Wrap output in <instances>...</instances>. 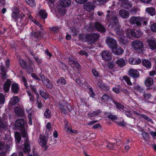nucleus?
Segmentation results:
<instances>
[{"label":"nucleus","instance_id":"obj_1","mask_svg":"<svg viewBox=\"0 0 156 156\" xmlns=\"http://www.w3.org/2000/svg\"><path fill=\"white\" fill-rule=\"evenodd\" d=\"M107 18L110 23V26L114 30H119V26L118 21L115 16L114 15L112 17H109V15H107Z\"/></svg>","mask_w":156,"mask_h":156},{"label":"nucleus","instance_id":"obj_2","mask_svg":"<svg viewBox=\"0 0 156 156\" xmlns=\"http://www.w3.org/2000/svg\"><path fill=\"white\" fill-rule=\"evenodd\" d=\"M131 45L136 52L138 53L142 52L143 45L141 41H134L132 42Z\"/></svg>","mask_w":156,"mask_h":156},{"label":"nucleus","instance_id":"obj_3","mask_svg":"<svg viewBox=\"0 0 156 156\" xmlns=\"http://www.w3.org/2000/svg\"><path fill=\"white\" fill-rule=\"evenodd\" d=\"M85 37L86 39L91 43L96 41L99 37V35L98 34L93 33L91 34H86Z\"/></svg>","mask_w":156,"mask_h":156},{"label":"nucleus","instance_id":"obj_4","mask_svg":"<svg viewBox=\"0 0 156 156\" xmlns=\"http://www.w3.org/2000/svg\"><path fill=\"white\" fill-rule=\"evenodd\" d=\"M142 18L139 17H131L129 19V22L133 24H136L138 26H140L141 25V23H142Z\"/></svg>","mask_w":156,"mask_h":156},{"label":"nucleus","instance_id":"obj_5","mask_svg":"<svg viewBox=\"0 0 156 156\" xmlns=\"http://www.w3.org/2000/svg\"><path fill=\"white\" fill-rule=\"evenodd\" d=\"M48 136H41L40 137L39 144L46 150L48 146L46 145L48 140Z\"/></svg>","mask_w":156,"mask_h":156},{"label":"nucleus","instance_id":"obj_6","mask_svg":"<svg viewBox=\"0 0 156 156\" xmlns=\"http://www.w3.org/2000/svg\"><path fill=\"white\" fill-rule=\"evenodd\" d=\"M95 7L94 4L91 2H88L83 5V9L86 10L90 12L94 9Z\"/></svg>","mask_w":156,"mask_h":156},{"label":"nucleus","instance_id":"obj_7","mask_svg":"<svg viewBox=\"0 0 156 156\" xmlns=\"http://www.w3.org/2000/svg\"><path fill=\"white\" fill-rule=\"evenodd\" d=\"M74 59V58L73 57H69L68 61L69 64L72 67H76L78 69H80V65Z\"/></svg>","mask_w":156,"mask_h":156},{"label":"nucleus","instance_id":"obj_8","mask_svg":"<svg viewBox=\"0 0 156 156\" xmlns=\"http://www.w3.org/2000/svg\"><path fill=\"white\" fill-rule=\"evenodd\" d=\"M103 59L106 61H108L111 59L112 56L111 54L107 51H104L101 54Z\"/></svg>","mask_w":156,"mask_h":156},{"label":"nucleus","instance_id":"obj_9","mask_svg":"<svg viewBox=\"0 0 156 156\" xmlns=\"http://www.w3.org/2000/svg\"><path fill=\"white\" fill-rule=\"evenodd\" d=\"M120 32L121 36L120 37L119 41L123 44H126L128 42L127 38V37L123 36V32L122 30L117 31L116 33L118 34H119V32Z\"/></svg>","mask_w":156,"mask_h":156},{"label":"nucleus","instance_id":"obj_10","mask_svg":"<svg viewBox=\"0 0 156 156\" xmlns=\"http://www.w3.org/2000/svg\"><path fill=\"white\" fill-rule=\"evenodd\" d=\"M119 15L124 19H127L129 16V13L127 10L124 9H121L119 12Z\"/></svg>","mask_w":156,"mask_h":156},{"label":"nucleus","instance_id":"obj_11","mask_svg":"<svg viewBox=\"0 0 156 156\" xmlns=\"http://www.w3.org/2000/svg\"><path fill=\"white\" fill-rule=\"evenodd\" d=\"M24 123V121L23 119H18L15 122V127L18 129L23 128Z\"/></svg>","mask_w":156,"mask_h":156},{"label":"nucleus","instance_id":"obj_12","mask_svg":"<svg viewBox=\"0 0 156 156\" xmlns=\"http://www.w3.org/2000/svg\"><path fill=\"white\" fill-rule=\"evenodd\" d=\"M106 42L108 45L111 48H114L116 47V41L113 38H108L107 39Z\"/></svg>","mask_w":156,"mask_h":156},{"label":"nucleus","instance_id":"obj_13","mask_svg":"<svg viewBox=\"0 0 156 156\" xmlns=\"http://www.w3.org/2000/svg\"><path fill=\"white\" fill-rule=\"evenodd\" d=\"M129 73L130 76L134 78H138L139 76V72L137 70L133 69H129Z\"/></svg>","mask_w":156,"mask_h":156},{"label":"nucleus","instance_id":"obj_14","mask_svg":"<svg viewBox=\"0 0 156 156\" xmlns=\"http://www.w3.org/2000/svg\"><path fill=\"white\" fill-rule=\"evenodd\" d=\"M94 25L96 29L98 31L102 33L105 32V27L100 23L96 22L94 23Z\"/></svg>","mask_w":156,"mask_h":156},{"label":"nucleus","instance_id":"obj_15","mask_svg":"<svg viewBox=\"0 0 156 156\" xmlns=\"http://www.w3.org/2000/svg\"><path fill=\"white\" fill-rule=\"evenodd\" d=\"M14 112L17 115L23 116L24 115V110L20 107H16L14 109Z\"/></svg>","mask_w":156,"mask_h":156},{"label":"nucleus","instance_id":"obj_16","mask_svg":"<svg viewBox=\"0 0 156 156\" xmlns=\"http://www.w3.org/2000/svg\"><path fill=\"white\" fill-rule=\"evenodd\" d=\"M126 62L125 59L121 58L117 59L115 62L119 66L122 67L126 65Z\"/></svg>","mask_w":156,"mask_h":156},{"label":"nucleus","instance_id":"obj_17","mask_svg":"<svg viewBox=\"0 0 156 156\" xmlns=\"http://www.w3.org/2000/svg\"><path fill=\"white\" fill-rule=\"evenodd\" d=\"M147 43L150 49L154 50L156 48V43L154 40L151 39L148 40Z\"/></svg>","mask_w":156,"mask_h":156},{"label":"nucleus","instance_id":"obj_18","mask_svg":"<svg viewBox=\"0 0 156 156\" xmlns=\"http://www.w3.org/2000/svg\"><path fill=\"white\" fill-rule=\"evenodd\" d=\"M60 4L63 7H68L70 5L71 1L70 0H60Z\"/></svg>","mask_w":156,"mask_h":156},{"label":"nucleus","instance_id":"obj_19","mask_svg":"<svg viewBox=\"0 0 156 156\" xmlns=\"http://www.w3.org/2000/svg\"><path fill=\"white\" fill-rule=\"evenodd\" d=\"M19 99L17 96H15L11 98L9 103V106H13L16 104L19 101Z\"/></svg>","mask_w":156,"mask_h":156},{"label":"nucleus","instance_id":"obj_20","mask_svg":"<svg viewBox=\"0 0 156 156\" xmlns=\"http://www.w3.org/2000/svg\"><path fill=\"white\" fill-rule=\"evenodd\" d=\"M10 80L8 79L3 85V89L6 92H7L9 90V87L11 84Z\"/></svg>","mask_w":156,"mask_h":156},{"label":"nucleus","instance_id":"obj_21","mask_svg":"<svg viewBox=\"0 0 156 156\" xmlns=\"http://www.w3.org/2000/svg\"><path fill=\"white\" fill-rule=\"evenodd\" d=\"M121 5L124 8L128 9L132 7V4L130 1L127 0L123 3H122Z\"/></svg>","mask_w":156,"mask_h":156},{"label":"nucleus","instance_id":"obj_22","mask_svg":"<svg viewBox=\"0 0 156 156\" xmlns=\"http://www.w3.org/2000/svg\"><path fill=\"white\" fill-rule=\"evenodd\" d=\"M65 129L66 131L69 133L77 134L78 133V131L77 130H73L71 127H69L67 123L66 125Z\"/></svg>","mask_w":156,"mask_h":156},{"label":"nucleus","instance_id":"obj_23","mask_svg":"<svg viewBox=\"0 0 156 156\" xmlns=\"http://www.w3.org/2000/svg\"><path fill=\"white\" fill-rule=\"evenodd\" d=\"M101 113V112L99 110L89 112L87 114V115L89 117H93L95 116L99 115Z\"/></svg>","mask_w":156,"mask_h":156},{"label":"nucleus","instance_id":"obj_24","mask_svg":"<svg viewBox=\"0 0 156 156\" xmlns=\"http://www.w3.org/2000/svg\"><path fill=\"white\" fill-rule=\"evenodd\" d=\"M146 11L151 16L154 15L156 14L155 9L153 7H149L146 9Z\"/></svg>","mask_w":156,"mask_h":156},{"label":"nucleus","instance_id":"obj_25","mask_svg":"<svg viewBox=\"0 0 156 156\" xmlns=\"http://www.w3.org/2000/svg\"><path fill=\"white\" fill-rule=\"evenodd\" d=\"M131 33L133 37H140L142 34L141 32L140 31L138 30L132 31Z\"/></svg>","mask_w":156,"mask_h":156},{"label":"nucleus","instance_id":"obj_26","mask_svg":"<svg viewBox=\"0 0 156 156\" xmlns=\"http://www.w3.org/2000/svg\"><path fill=\"white\" fill-rule=\"evenodd\" d=\"M153 83V79L151 77L147 78L145 81V84L146 86L147 87L151 86Z\"/></svg>","mask_w":156,"mask_h":156},{"label":"nucleus","instance_id":"obj_27","mask_svg":"<svg viewBox=\"0 0 156 156\" xmlns=\"http://www.w3.org/2000/svg\"><path fill=\"white\" fill-rule=\"evenodd\" d=\"M11 89L13 92L17 93L19 89L18 84L16 83H12L11 86Z\"/></svg>","mask_w":156,"mask_h":156},{"label":"nucleus","instance_id":"obj_28","mask_svg":"<svg viewBox=\"0 0 156 156\" xmlns=\"http://www.w3.org/2000/svg\"><path fill=\"white\" fill-rule=\"evenodd\" d=\"M24 147L23 149V151L24 153H29L30 151V146L27 142L24 144Z\"/></svg>","mask_w":156,"mask_h":156},{"label":"nucleus","instance_id":"obj_29","mask_svg":"<svg viewBox=\"0 0 156 156\" xmlns=\"http://www.w3.org/2000/svg\"><path fill=\"white\" fill-rule=\"evenodd\" d=\"M142 64L143 65L147 68H150L151 67V63L148 60L144 59L143 60Z\"/></svg>","mask_w":156,"mask_h":156},{"label":"nucleus","instance_id":"obj_30","mask_svg":"<svg viewBox=\"0 0 156 156\" xmlns=\"http://www.w3.org/2000/svg\"><path fill=\"white\" fill-rule=\"evenodd\" d=\"M7 126L6 122L4 121L1 117H0V129H4Z\"/></svg>","mask_w":156,"mask_h":156},{"label":"nucleus","instance_id":"obj_31","mask_svg":"<svg viewBox=\"0 0 156 156\" xmlns=\"http://www.w3.org/2000/svg\"><path fill=\"white\" fill-rule=\"evenodd\" d=\"M124 52L123 49L120 47L116 48L115 51V54L118 55H122Z\"/></svg>","mask_w":156,"mask_h":156},{"label":"nucleus","instance_id":"obj_32","mask_svg":"<svg viewBox=\"0 0 156 156\" xmlns=\"http://www.w3.org/2000/svg\"><path fill=\"white\" fill-rule=\"evenodd\" d=\"M60 109L62 112L64 114L66 115L67 113V106L65 105L63 106L62 105H60L59 106Z\"/></svg>","mask_w":156,"mask_h":156},{"label":"nucleus","instance_id":"obj_33","mask_svg":"<svg viewBox=\"0 0 156 156\" xmlns=\"http://www.w3.org/2000/svg\"><path fill=\"white\" fill-rule=\"evenodd\" d=\"M30 20L33 21L35 24L37 25L39 27L40 29L41 30H43V28L42 27V26L41 24H40L37 21L34 19L31 16H30Z\"/></svg>","mask_w":156,"mask_h":156},{"label":"nucleus","instance_id":"obj_34","mask_svg":"<svg viewBox=\"0 0 156 156\" xmlns=\"http://www.w3.org/2000/svg\"><path fill=\"white\" fill-rule=\"evenodd\" d=\"M39 15L41 18L45 19L47 17V14L44 10H41L40 11Z\"/></svg>","mask_w":156,"mask_h":156},{"label":"nucleus","instance_id":"obj_35","mask_svg":"<svg viewBox=\"0 0 156 156\" xmlns=\"http://www.w3.org/2000/svg\"><path fill=\"white\" fill-rule=\"evenodd\" d=\"M40 76L42 81L44 84H48L49 82L48 79L45 77L43 75H40Z\"/></svg>","mask_w":156,"mask_h":156},{"label":"nucleus","instance_id":"obj_36","mask_svg":"<svg viewBox=\"0 0 156 156\" xmlns=\"http://www.w3.org/2000/svg\"><path fill=\"white\" fill-rule=\"evenodd\" d=\"M57 83L58 85H63L66 83V81L64 78L63 77H61L58 80Z\"/></svg>","mask_w":156,"mask_h":156},{"label":"nucleus","instance_id":"obj_37","mask_svg":"<svg viewBox=\"0 0 156 156\" xmlns=\"http://www.w3.org/2000/svg\"><path fill=\"white\" fill-rule=\"evenodd\" d=\"M15 137L17 142L19 143L21 140V137L18 132H16L15 133Z\"/></svg>","mask_w":156,"mask_h":156},{"label":"nucleus","instance_id":"obj_38","mask_svg":"<svg viewBox=\"0 0 156 156\" xmlns=\"http://www.w3.org/2000/svg\"><path fill=\"white\" fill-rule=\"evenodd\" d=\"M141 116L144 119L147 121L151 122L152 123H153L152 119H151L150 117H148L147 115H145L142 114L141 115Z\"/></svg>","mask_w":156,"mask_h":156},{"label":"nucleus","instance_id":"obj_39","mask_svg":"<svg viewBox=\"0 0 156 156\" xmlns=\"http://www.w3.org/2000/svg\"><path fill=\"white\" fill-rule=\"evenodd\" d=\"M19 62L21 66L23 68H26L27 67V63L25 62L23 59H20Z\"/></svg>","mask_w":156,"mask_h":156},{"label":"nucleus","instance_id":"obj_40","mask_svg":"<svg viewBox=\"0 0 156 156\" xmlns=\"http://www.w3.org/2000/svg\"><path fill=\"white\" fill-rule=\"evenodd\" d=\"M26 2L31 6L33 7L35 5L34 0H25Z\"/></svg>","mask_w":156,"mask_h":156},{"label":"nucleus","instance_id":"obj_41","mask_svg":"<svg viewBox=\"0 0 156 156\" xmlns=\"http://www.w3.org/2000/svg\"><path fill=\"white\" fill-rule=\"evenodd\" d=\"M44 115L45 118H49L51 117V114L50 111L48 109H47L44 113Z\"/></svg>","mask_w":156,"mask_h":156},{"label":"nucleus","instance_id":"obj_42","mask_svg":"<svg viewBox=\"0 0 156 156\" xmlns=\"http://www.w3.org/2000/svg\"><path fill=\"white\" fill-rule=\"evenodd\" d=\"M123 78L128 84L129 85H132V84L131 82L130 79L129 77L127 76H125L123 77Z\"/></svg>","mask_w":156,"mask_h":156},{"label":"nucleus","instance_id":"obj_43","mask_svg":"<svg viewBox=\"0 0 156 156\" xmlns=\"http://www.w3.org/2000/svg\"><path fill=\"white\" fill-rule=\"evenodd\" d=\"M5 102V98L3 95L0 94V104H2Z\"/></svg>","mask_w":156,"mask_h":156},{"label":"nucleus","instance_id":"obj_44","mask_svg":"<svg viewBox=\"0 0 156 156\" xmlns=\"http://www.w3.org/2000/svg\"><path fill=\"white\" fill-rule=\"evenodd\" d=\"M114 103H115L116 107L118 108H121L122 109H123L124 107L122 105V104H119V103H116V102H115V101H114Z\"/></svg>","mask_w":156,"mask_h":156},{"label":"nucleus","instance_id":"obj_45","mask_svg":"<svg viewBox=\"0 0 156 156\" xmlns=\"http://www.w3.org/2000/svg\"><path fill=\"white\" fill-rule=\"evenodd\" d=\"M12 17L16 20L20 17L19 13L18 12H13L12 14Z\"/></svg>","mask_w":156,"mask_h":156},{"label":"nucleus","instance_id":"obj_46","mask_svg":"<svg viewBox=\"0 0 156 156\" xmlns=\"http://www.w3.org/2000/svg\"><path fill=\"white\" fill-rule=\"evenodd\" d=\"M151 29L153 32H156V23H154L151 25Z\"/></svg>","mask_w":156,"mask_h":156},{"label":"nucleus","instance_id":"obj_47","mask_svg":"<svg viewBox=\"0 0 156 156\" xmlns=\"http://www.w3.org/2000/svg\"><path fill=\"white\" fill-rule=\"evenodd\" d=\"M40 94L41 95L43 98H47L48 97V95L45 92L41 90L40 91Z\"/></svg>","mask_w":156,"mask_h":156},{"label":"nucleus","instance_id":"obj_48","mask_svg":"<svg viewBox=\"0 0 156 156\" xmlns=\"http://www.w3.org/2000/svg\"><path fill=\"white\" fill-rule=\"evenodd\" d=\"M92 73L93 74V75L96 77L99 76V74L98 71H97L96 69H93L92 70Z\"/></svg>","mask_w":156,"mask_h":156},{"label":"nucleus","instance_id":"obj_49","mask_svg":"<svg viewBox=\"0 0 156 156\" xmlns=\"http://www.w3.org/2000/svg\"><path fill=\"white\" fill-rule=\"evenodd\" d=\"M139 10V9L137 7L131 9L130 12L131 14H135L136 12Z\"/></svg>","mask_w":156,"mask_h":156},{"label":"nucleus","instance_id":"obj_50","mask_svg":"<svg viewBox=\"0 0 156 156\" xmlns=\"http://www.w3.org/2000/svg\"><path fill=\"white\" fill-rule=\"evenodd\" d=\"M108 66L110 69H112L115 67V64L113 62H110L108 63Z\"/></svg>","mask_w":156,"mask_h":156},{"label":"nucleus","instance_id":"obj_51","mask_svg":"<svg viewBox=\"0 0 156 156\" xmlns=\"http://www.w3.org/2000/svg\"><path fill=\"white\" fill-rule=\"evenodd\" d=\"M77 3L82 4L84 3L85 2L87 1L88 0H74Z\"/></svg>","mask_w":156,"mask_h":156},{"label":"nucleus","instance_id":"obj_52","mask_svg":"<svg viewBox=\"0 0 156 156\" xmlns=\"http://www.w3.org/2000/svg\"><path fill=\"white\" fill-rule=\"evenodd\" d=\"M108 118L112 120H116L117 117L116 116L112 115H110L108 116Z\"/></svg>","mask_w":156,"mask_h":156},{"label":"nucleus","instance_id":"obj_53","mask_svg":"<svg viewBox=\"0 0 156 156\" xmlns=\"http://www.w3.org/2000/svg\"><path fill=\"white\" fill-rule=\"evenodd\" d=\"M141 62V60L140 58L134 59V65H138Z\"/></svg>","mask_w":156,"mask_h":156},{"label":"nucleus","instance_id":"obj_54","mask_svg":"<svg viewBox=\"0 0 156 156\" xmlns=\"http://www.w3.org/2000/svg\"><path fill=\"white\" fill-rule=\"evenodd\" d=\"M5 147V143H4L2 141H0V151L3 150L4 148Z\"/></svg>","mask_w":156,"mask_h":156},{"label":"nucleus","instance_id":"obj_55","mask_svg":"<svg viewBox=\"0 0 156 156\" xmlns=\"http://www.w3.org/2000/svg\"><path fill=\"white\" fill-rule=\"evenodd\" d=\"M118 125L121 126L122 127H126L125 125L126 123L124 122V121L122 122H119L117 123Z\"/></svg>","mask_w":156,"mask_h":156},{"label":"nucleus","instance_id":"obj_56","mask_svg":"<svg viewBox=\"0 0 156 156\" xmlns=\"http://www.w3.org/2000/svg\"><path fill=\"white\" fill-rule=\"evenodd\" d=\"M110 97L108 95L106 94H105L102 97V99L105 100L106 101L108 100L109 98H110Z\"/></svg>","mask_w":156,"mask_h":156},{"label":"nucleus","instance_id":"obj_57","mask_svg":"<svg viewBox=\"0 0 156 156\" xmlns=\"http://www.w3.org/2000/svg\"><path fill=\"white\" fill-rule=\"evenodd\" d=\"M79 53L80 55H85L86 56H87L88 55V54L87 52L83 50L80 51Z\"/></svg>","mask_w":156,"mask_h":156},{"label":"nucleus","instance_id":"obj_58","mask_svg":"<svg viewBox=\"0 0 156 156\" xmlns=\"http://www.w3.org/2000/svg\"><path fill=\"white\" fill-rule=\"evenodd\" d=\"M27 72L30 73L33 71L34 70L33 67H31L30 66L27 67Z\"/></svg>","mask_w":156,"mask_h":156},{"label":"nucleus","instance_id":"obj_59","mask_svg":"<svg viewBox=\"0 0 156 156\" xmlns=\"http://www.w3.org/2000/svg\"><path fill=\"white\" fill-rule=\"evenodd\" d=\"M151 95L148 94H144V97L145 99H148L150 98L151 97Z\"/></svg>","mask_w":156,"mask_h":156},{"label":"nucleus","instance_id":"obj_60","mask_svg":"<svg viewBox=\"0 0 156 156\" xmlns=\"http://www.w3.org/2000/svg\"><path fill=\"white\" fill-rule=\"evenodd\" d=\"M50 30L51 31H52L53 32H56L57 31L58 28L56 27H53L51 28H49Z\"/></svg>","mask_w":156,"mask_h":156},{"label":"nucleus","instance_id":"obj_61","mask_svg":"<svg viewBox=\"0 0 156 156\" xmlns=\"http://www.w3.org/2000/svg\"><path fill=\"white\" fill-rule=\"evenodd\" d=\"M1 76L2 80H5L7 78L5 73H2Z\"/></svg>","mask_w":156,"mask_h":156},{"label":"nucleus","instance_id":"obj_62","mask_svg":"<svg viewBox=\"0 0 156 156\" xmlns=\"http://www.w3.org/2000/svg\"><path fill=\"white\" fill-rule=\"evenodd\" d=\"M31 76L32 77L34 78L35 79H36L37 80H40V79L37 76L35 73H32L31 74Z\"/></svg>","mask_w":156,"mask_h":156},{"label":"nucleus","instance_id":"obj_63","mask_svg":"<svg viewBox=\"0 0 156 156\" xmlns=\"http://www.w3.org/2000/svg\"><path fill=\"white\" fill-rule=\"evenodd\" d=\"M51 124L50 122H48L46 125V127L47 129L49 131L51 129Z\"/></svg>","mask_w":156,"mask_h":156},{"label":"nucleus","instance_id":"obj_64","mask_svg":"<svg viewBox=\"0 0 156 156\" xmlns=\"http://www.w3.org/2000/svg\"><path fill=\"white\" fill-rule=\"evenodd\" d=\"M100 127V125L99 124L97 123L95 125H94L92 127V128L94 129H96Z\"/></svg>","mask_w":156,"mask_h":156}]
</instances>
